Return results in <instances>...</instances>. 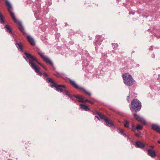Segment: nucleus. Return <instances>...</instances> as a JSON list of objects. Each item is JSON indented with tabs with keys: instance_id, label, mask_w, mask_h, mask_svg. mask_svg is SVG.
<instances>
[{
	"instance_id": "f257e3e1",
	"label": "nucleus",
	"mask_w": 160,
	"mask_h": 160,
	"mask_svg": "<svg viewBox=\"0 0 160 160\" xmlns=\"http://www.w3.org/2000/svg\"><path fill=\"white\" fill-rule=\"evenodd\" d=\"M5 2L8 6V9L11 17L14 22L18 25L19 26L18 28L20 31L23 34L24 36L26 35L27 34L24 31V28L22 25V22L16 18L14 13L12 11V7L11 4L8 0H6Z\"/></svg>"
},
{
	"instance_id": "ea45409f",
	"label": "nucleus",
	"mask_w": 160,
	"mask_h": 160,
	"mask_svg": "<svg viewBox=\"0 0 160 160\" xmlns=\"http://www.w3.org/2000/svg\"><path fill=\"white\" fill-rule=\"evenodd\" d=\"M40 65L42 67V66H43L44 65L42 64H40Z\"/></svg>"
},
{
	"instance_id": "a878e982",
	"label": "nucleus",
	"mask_w": 160,
	"mask_h": 160,
	"mask_svg": "<svg viewBox=\"0 0 160 160\" xmlns=\"http://www.w3.org/2000/svg\"><path fill=\"white\" fill-rule=\"evenodd\" d=\"M88 65L87 68L89 71H91L93 68V67L92 66H90V65L88 66Z\"/></svg>"
},
{
	"instance_id": "4c0bfd02",
	"label": "nucleus",
	"mask_w": 160,
	"mask_h": 160,
	"mask_svg": "<svg viewBox=\"0 0 160 160\" xmlns=\"http://www.w3.org/2000/svg\"><path fill=\"white\" fill-rule=\"evenodd\" d=\"M38 62V63L40 65V64H41V63H40V62H38H38Z\"/></svg>"
},
{
	"instance_id": "aec40b11",
	"label": "nucleus",
	"mask_w": 160,
	"mask_h": 160,
	"mask_svg": "<svg viewBox=\"0 0 160 160\" xmlns=\"http://www.w3.org/2000/svg\"><path fill=\"white\" fill-rule=\"evenodd\" d=\"M4 22L5 21L4 19L3 16L0 12V23L1 24H3Z\"/></svg>"
},
{
	"instance_id": "4468645a",
	"label": "nucleus",
	"mask_w": 160,
	"mask_h": 160,
	"mask_svg": "<svg viewBox=\"0 0 160 160\" xmlns=\"http://www.w3.org/2000/svg\"><path fill=\"white\" fill-rule=\"evenodd\" d=\"M152 127L153 129L160 133V127L156 124H152Z\"/></svg>"
},
{
	"instance_id": "2f4dec72",
	"label": "nucleus",
	"mask_w": 160,
	"mask_h": 160,
	"mask_svg": "<svg viewBox=\"0 0 160 160\" xmlns=\"http://www.w3.org/2000/svg\"><path fill=\"white\" fill-rule=\"evenodd\" d=\"M114 45H115V47H117L118 46V45L117 44H114Z\"/></svg>"
},
{
	"instance_id": "c756f323",
	"label": "nucleus",
	"mask_w": 160,
	"mask_h": 160,
	"mask_svg": "<svg viewBox=\"0 0 160 160\" xmlns=\"http://www.w3.org/2000/svg\"><path fill=\"white\" fill-rule=\"evenodd\" d=\"M129 95L127 96V101L128 102H129Z\"/></svg>"
},
{
	"instance_id": "20e7f679",
	"label": "nucleus",
	"mask_w": 160,
	"mask_h": 160,
	"mask_svg": "<svg viewBox=\"0 0 160 160\" xmlns=\"http://www.w3.org/2000/svg\"><path fill=\"white\" fill-rule=\"evenodd\" d=\"M141 107V103L136 99H134L131 102L130 109L131 111L137 112L140 110Z\"/></svg>"
},
{
	"instance_id": "f704fd0d",
	"label": "nucleus",
	"mask_w": 160,
	"mask_h": 160,
	"mask_svg": "<svg viewBox=\"0 0 160 160\" xmlns=\"http://www.w3.org/2000/svg\"><path fill=\"white\" fill-rule=\"evenodd\" d=\"M150 147H151V148H154V146H150Z\"/></svg>"
},
{
	"instance_id": "79ce46f5",
	"label": "nucleus",
	"mask_w": 160,
	"mask_h": 160,
	"mask_svg": "<svg viewBox=\"0 0 160 160\" xmlns=\"http://www.w3.org/2000/svg\"><path fill=\"white\" fill-rule=\"evenodd\" d=\"M153 57L154 58V55H153Z\"/></svg>"
},
{
	"instance_id": "dca6fc26",
	"label": "nucleus",
	"mask_w": 160,
	"mask_h": 160,
	"mask_svg": "<svg viewBox=\"0 0 160 160\" xmlns=\"http://www.w3.org/2000/svg\"><path fill=\"white\" fill-rule=\"evenodd\" d=\"M104 39V38L102 36H101L99 37V38L98 39V40L96 42V45L97 46H98V45H100L101 44V43L100 42L101 41H102Z\"/></svg>"
},
{
	"instance_id": "72a5a7b5",
	"label": "nucleus",
	"mask_w": 160,
	"mask_h": 160,
	"mask_svg": "<svg viewBox=\"0 0 160 160\" xmlns=\"http://www.w3.org/2000/svg\"><path fill=\"white\" fill-rule=\"evenodd\" d=\"M95 117L97 118L99 120V117L98 116H95Z\"/></svg>"
},
{
	"instance_id": "9b49d317",
	"label": "nucleus",
	"mask_w": 160,
	"mask_h": 160,
	"mask_svg": "<svg viewBox=\"0 0 160 160\" xmlns=\"http://www.w3.org/2000/svg\"><path fill=\"white\" fill-rule=\"evenodd\" d=\"M15 45L16 47L18 48L19 51H20L21 52H23V49H22V46L21 43H18L17 42V40L16 39H15Z\"/></svg>"
},
{
	"instance_id": "4be33fe9",
	"label": "nucleus",
	"mask_w": 160,
	"mask_h": 160,
	"mask_svg": "<svg viewBox=\"0 0 160 160\" xmlns=\"http://www.w3.org/2000/svg\"><path fill=\"white\" fill-rule=\"evenodd\" d=\"M124 123L125 127L127 128H128V127H129V122L128 121L125 120L124 121Z\"/></svg>"
},
{
	"instance_id": "393cba45",
	"label": "nucleus",
	"mask_w": 160,
	"mask_h": 160,
	"mask_svg": "<svg viewBox=\"0 0 160 160\" xmlns=\"http://www.w3.org/2000/svg\"><path fill=\"white\" fill-rule=\"evenodd\" d=\"M136 128H135V126L134 125H132V130L134 132H136Z\"/></svg>"
},
{
	"instance_id": "423d86ee",
	"label": "nucleus",
	"mask_w": 160,
	"mask_h": 160,
	"mask_svg": "<svg viewBox=\"0 0 160 160\" xmlns=\"http://www.w3.org/2000/svg\"><path fill=\"white\" fill-rule=\"evenodd\" d=\"M68 80L71 85L73 86L74 88L77 89L81 90L84 92H85L86 94L89 95V96H91V94L90 92L87 91L83 88L79 86L74 81H73L69 78L68 79Z\"/></svg>"
},
{
	"instance_id": "412c9836",
	"label": "nucleus",
	"mask_w": 160,
	"mask_h": 160,
	"mask_svg": "<svg viewBox=\"0 0 160 160\" xmlns=\"http://www.w3.org/2000/svg\"><path fill=\"white\" fill-rule=\"evenodd\" d=\"M80 100H77V102H86L85 101V98L83 96V99H79Z\"/></svg>"
},
{
	"instance_id": "cd10ccee",
	"label": "nucleus",
	"mask_w": 160,
	"mask_h": 160,
	"mask_svg": "<svg viewBox=\"0 0 160 160\" xmlns=\"http://www.w3.org/2000/svg\"><path fill=\"white\" fill-rule=\"evenodd\" d=\"M141 132H139V133H135V136L137 137H139L140 135V134H141L140 133Z\"/></svg>"
},
{
	"instance_id": "a19ab883",
	"label": "nucleus",
	"mask_w": 160,
	"mask_h": 160,
	"mask_svg": "<svg viewBox=\"0 0 160 160\" xmlns=\"http://www.w3.org/2000/svg\"><path fill=\"white\" fill-rule=\"evenodd\" d=\"M135 12H133L132 14H134Z\"/></svg>"
},
{
	"instance_id": "473e14b6",
	"label": "nucleus",
	"mask_w": 160,
	"mask_h": 160,
	"mask_svg": "<svg viewBox=\"0 0 160 160\" xmlns=\"http://www.w3.org/2000/svg\"><path fill=\"white\" fill-rule=\"evenodd\" d=\"M149 49L150 50H152L153 49V48L152 47H151V48H149Z\"/></svg>"
},
{
	"instance_id": "5701e85b",
	"label": "nucleus",
	"mask_w": 160,
	"mask_h": 160,
	"mask_svg": "<svg viewBox=\"0 0 160 160\" xmlns=\"http://www.w3.org/2000/svg\"><path fill=\"white\" fill-rule=\"evenodd\" d=\"M136 128L138 130H141L142 128V127L141 125H138L137 126V127H136Z\"/></svg>"
},
{
	"instance_id": "f8f14e48",
	"label": "nucleus",
	"mask_w": 160,
	"mask_h": 160,
	"mask_svg": "<svg viewBox=\"0 0 160 160\" xmlns=\"http://www.w3.org/2000/svg\"><path fill=\"white\" fill-rule=\"evenodd\" d=\"M148 155L152 158H154L156 156L155 152L152 149H148Z\"/></svg>"
},
{
	"instance_id": "9d476101",
	"label": "nucleus",
	"mask_w": 160,
	"mask_h": 160,
	"mask_svg": "<svg viewBox=\"0 0 160 160\" xmlns=\"http://www.w3.org/2000/svg\"><path fill=\"white\" fill-rule=\"evenodd\" d=\"M28 42L32 46H34L35 45V42L34 39L30 35H28L27 37Z\"/></svg>"
},
{
	"instance_id": "7ed1b4c3",
	"label": "nucleus",
	"mask_w": 160,
	"mask_h": 160,
	"mask_svg": "<svg viewBox=\"0 0 160 160\" xmlns=\"http://www.w3.org/2000/svg\"><path fill=\"white\" fill-rule=\"evenodd\" d=\"M46 81L48 83H51V87L54 88L58 92H61L64 91L65 93V91L66 90H65L66 87L64 85H58L55 83L51 78H47L46 79Z\"/></svg>"
},
{
	"instance_id": "0eeeda50",
	"label": "nucleus",
	"mask_w": 160,
	"mask_h": 160,
	"mask_svg": "<svg viewBox=\"0 0 160 160\" xmlns=\"http://www.w3.org/2000/svg\"><path fill=\"white\" fill-rule=\"evenodd\" d=\"M38 53L47 63H48L51 65H53V63L51 60L47 56L45 55V53L40 51H38Z\"/></svg>"
},
{
	"instance_id": "f03ea898",
	"label": "nucleus",
	"mask_w": 160,
	"mask_h": 160,
	"mask_svg": "<svg viewBox=\"0 0 160 160\" xmlns=\"http://www.w3.org/2000/svg\"><path fill=\"white\" fill-rule=\"evenodd\" d=\"M24 54L27 57L26 59H25L26 61L27 62H29V65L35 71V72L38 73L39 75L41 76L42 74V72L40 71L39 68L33 62L34 61L38 62L37 59L31 54L27 52H25Z\"/></svg>"
},
{
	"instance_id": "7c9ffc66",
	"label": "nucleus",
	"mask_w": 160,
	"mask_h": 160,
	"mask_svg": "<svg viewBox=\"0 0 160 160\" xmlns=\"http://www.w3.org/2000/svg\"><path fill=\"white\" fill-rule=\"evenodd\" d=\"M45 70H47V68L45 66H44V65L42 66V67Z\"/></svg>"
},
{
	"instance_id": "a211bd4d",
	"label": "nucleus",
	"mask_w": 160,
	"mask_h": 160,
	"mask_svg": "<svg viewBox=\"0 0 160 160\" xmlns=\"http://www.w3.org/2000/svg\"><path fill=\"white\" fill-rule=\"evenodd\" d=\"M5 28L6 31L7 32H9L11 34H12V32L10 28V26L8 25H6L4 27Z\"/></svg>"
},
{
	"instance_id": "37998d69",
	"label": "nucleus",
	"mask_w": 160,
	"mask_h": 160,
	"mask_svg": "<svg viewBox=\"0 0 160 160\" xmlns=\"http://www.w3.org/2000/svg\"><path fill=\"white\" fill-rule=\"evenodd\" d=\"M51 3L50 2V5H51Z\"/></svg>"
},
{
	"instance_id": "2eb2a0df",
	"label": "nucleus",
	"mask_w": 160,
	"mask_h": 160,
	"mask_svg": "<svg viewBox=\"0 0 160 160\" xmlns=\"http://www.w3.org/2000/svg\"><path fill=\"white\" fill-rule=\"evenodd\" d=\"M135 143L137 147L138 148H142L145 147V145L140 141H137Z\"/></svg>"
},
{
	"instance_id": "b1692460",
	"label": "nucleus",
	"mask_w": 160,
	"mask_h": 160,
	"mask_svg": "<svg viewBox=\"0 0 160 160\" xmlns=\"http://www.w3.org/2000/svg\"><path fill=\"white\" fill-rule=\"evenodd\" d=\"M124 131L123 130H122L121 131H120L119 132L120 133L122 134L123 136H125V137H126V134L124 132Z\"/></svg>"
},
{
	"instance_id": "bb28decb",
	"label": "nucleus",
	"mask_w": 160,
	"mask_h": 160,
	"mask_svg": "<svg viewBox=\"0 0 160 160\" xmlns=\"http://www.w3.org/2000/svg\"><path fill=\"white\" fill-rule=\"evenodd\" d=\"M85 101L86 102H89L91 104H94V102H92V101L90 100H88L87 99H86L85 100Z\"/></svg>"
},
{
	"instance_id": "6ab92c4d",
	"label": "nucleus",
	"mask_w": 160,
	"mask_h": 160,
	"mask_svg": "<svg viewBox=\"0 0 160 160\" xmlns=\"http://www.w3.org/2000/svg\"><path fill=\"white\" fill-rule=\"evenodd\" d=\"M94 114H98V115L99 116V117L101 119H105V118H105V116L104 115L96 111Z\"/></svg>"
},
{
	"instance_id": "6e6552de",
	"label": "nucleus",
	"mask_w": 160,
	"mask_h": 160,
	"mask_svg": "<svg viewBox=\"0 0 160 160\" xmlns=\"http://www.w3.org/2000/svg\"><path fill=\"white\" fill-rule=\"evenodd\" d=\"M65 94L67 96H68L75 103H77V100L74 99V97H75L78 99H83V96L80 95H72L68 91H65Z\"/></svg>"
},
{
	"instance_id": "39448f33",
	"label": "nucleus",
	"mask_w": 160,
	"mask_h": 160,
	"mask_svg": "<svg viewBox=\"0 0 160 160\" xmlns=\"http://www.w3.org/2000/svg\"><path fill=\"white\" fill-rule=\"evenodd\" d=\"M124 83L127 85L131 86L134 82L132 76L128 73H125L122 75Z\"/></svg>"
},
{
	"instance_id": "c9c22d12",
	"label": "nucleus",
	"mask_w": 160,
	"mask_h": 160,
	"mask_svg": "<svg viewBox=\"0 0 160 160\" xmlns=\"http://www.w3.org/2000/svg\"><path fill=\"white\" fill-rule=\"evenodd\" d=\"M23 58L25 59L27 57H25V56H23Z\"/></svg>"
},
{
	"instance_id": "1a4fd4ad",
	"label": "nucleus",
	"mask_w": 160,
	"mask_h": 160,
	"mask_svg": "<svg viewBox=\"0 0 160 160\" xmlns=\"http://www.w3.org/2000/svg\"><path fill=\"white\" fill-rule=\"evenodd\" d=\"M134 118L138 122H140L142 124L146 125V122L145 120L142 117H140L138 115L136 114H133Z\"/></svg>"
},
{
	"instance_id": "c85d7f7f",
	"label": "nucleus",
	"mask_w": 160,
	"mask_h": 160,
	"mask_svg": "<svg viewBox=\"0 0 160 160\" xmlns=\"http://www.w3.org/2000/svg\"><path fill=\"white\" fill-rule=\"evenodd\" d=\"M43 74L45 77H48V74L45 72Z\"/></svg>"
},
{
	"instance_id": "ddd939ff",
	"label": "nucleus",
	"mask_w": 160,
	"mask_h": 160,
	"mask_svg": "<svg viewBox=\"0 0 160 160\" xmlns=\"http://www.w3.org/2000/svg\"><path fill=\"white\" fill-rule=\"evenodd\" d=\"M105 121L107 123L106 126L109 127H111L114 126V124L109 119L107 118L105 119Z\"/></svg>"
},
{
	"instance_id": "58836bf2",
	"label": "nucleus",
	"mask_w": 160,
	"mask_h": 160,
	"mask_svg": "<svg viewBox=\"0 0 160 160\" xmlns=\"http://www.w3.org/2000/svg\"><path fill=\"white\" fill-rule=\"evenodd\" d=\"M40 65L42 67V66H43L44 65L42 64H40Z\"/></svg>"
},
{
	"instance_id": "f3484780",
	"label": "nucleus",
	"mask_w": 160,
	"mask_h": 160,
	"mask_svg": "<svg viewBox=\"0 0 160 160\" xmlns=\"http://www.w3.org/2000/svg\"><path fill=\"white\" fill-rule=\"evenodd\" d=\"M80 108H82L83 110L87 111L89 110V108L86 105L82 104H79Z\"/></svg>"
},
{
	"instance_id": "e433bc0d",
	"label": "nucleus",
	"mask_w": 160,
	"mask_h": 160,
	"mask_svg": "<svg viewBox=\"0 0 160 160\" xmlns=\"http://www.w3.org/2000/svg\"><path fill=\"white\" fill-rule=\"evenodd\" d=\"M158 143L160 144V140H159L158 141Z\"/></svg>"
}]
</instances>
